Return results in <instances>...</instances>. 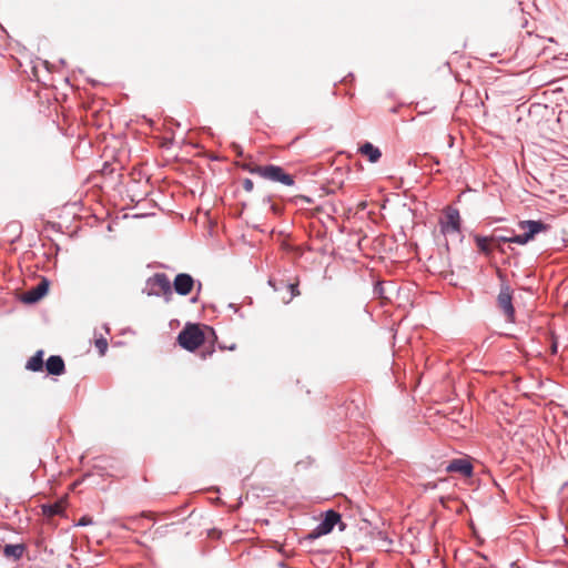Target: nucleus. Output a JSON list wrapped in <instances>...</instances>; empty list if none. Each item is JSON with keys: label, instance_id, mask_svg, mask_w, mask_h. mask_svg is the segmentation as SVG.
Segmentation results:
<instances>
[{"label": "nucleus", "instance_id": "1", "mask_svg": "<svg viewBox=\"0 0 568 568\" xmlns=\"http://www.w3.org/2000/svg\"><path fill=\"white\" fill-rule=\"evenodd\" d=\"M148 296H163L169 303L172 300V284L165 273H155L145 281V287L142 291Z\"/></svg>", "mask_w": 568, "mask_h": 568}, {"label": "nucleus", "instance_id": "2", "mask_svg": "<svg viewBox=\"0 0 568 568\" xmlns=\"http://www.w3.org/2000/svg\"><path fill=\"white\" fill-rule=\"evenodd\" d=\"M204 333L195 324H187L178 335V342L181 347L189 352H194L204 343Z\"/></svg>", "mask_w": 568, "mask_h": 568}, {"label": "nucleus", "instance_id": "3", "mask_svg": "<svg viewBox=\"0 0 568 568\" xmlns=\"http://www.w3.org/2000/svg\"><path fill=\"white\" fill-rule=\"evenodd\" d=\"M260 176L272 182H278L286 186L295 184L293 175L286 173L283 168L275 164L263 165Z\"/></svg>", "mask_w": 568, "mask_h": 568}, {"label": "nucleus", "instance_id": "4", "mask_svg": "<svg viewBox=\"0 0 568 568\" xmlns=\"http://www.w3.org/2000/svg\"><path fill=\"white\" fill-rule=\"evenodd\" d=\"M497 305L504 313L506 321L514 323L515 307L513 305V290L507 283H503L500 285V291L497 296Z\"/></svg>", "mask_w": 568, "mask_h": 568}, {"label": "nucleus", "instance_id": "5", "mask_svg": "<svg viewBox=\"0 0 568 568\" xmlns=\"http://www.w3.org/2000/svg\"><path fill=\"white\" fill-rule=\"evenodd\" d=\"M341 514L334 509H329L325 511L324 518L322 521L315 527V529L310 534V538H317L324 535L329 534L334 527L341 523Z\"/></svg>", "mask_w": 568, "mask_h": 568}, {"label": "nucleus", "instance_id": "6", "mask_svg": "<svg viewBox=\"0 0 568 568\" xmlns=\"http://www.w3.org/2000/svg\"><path fill=\"white\" fill-rule=\"evenodd\" d=\"M445 221H440V231L443 234L459 233L460 232V215L459 211L454 207H448L445 212Z\"/></svg>", "mask_w": 568, "mask_h": 568}, {"label": "nucleus", "instance_id": "7", "mask_svg": "<svg viewBox=\"0 0 568 568\" xmlns=\"http://www.w3.org/2000/svg\"><path fill=\"white\" fill-rule=\"evenodd\" d=\"M171 284L172 292L174 291L181 296H186L193 291L195 286V280L189 273H179Z\"/></svg>", "mask_w": 568, "mask_h": 568}, {"label": "nucleus", "instance_id": "8", "mask_svg": "<svg viewBox=\"0 0 568 568\" xmlns=\"http://www.w3.org/2000/svg\"><path fill=\"white\" fill-rule=\"evenodd\" d=\"M49 290V281L42 278L36 286L28 290L22 297V301L27 304H33L39 302Z\"/></svg>", "mask_w": 568, "mask_h": 568}, {"label": "nucleus", "instance_id": "9", "mask_svg": "<svg viewBox=\"0 0 568 568\" xmlns=\"http://www.w3.org/2000/svg\"><path fill=\"white\" fill-rule=\"evenodd\" d=\"M518 226L524 230L525 234L531 240L535 239V236L540 233V232H544V231H547L549 229V225L544 223L542 221L538 220V221H535V220H525V221H520L518 223Z\"/></svg>", "mask_w": 568, "mask_h": 568}, {"label": "nucleus", "instance_id": "10", "mask_svg": "<svg viewBox=\"0 0 568 568\" xmlns=\"http://www.w3.org/2000/svg\"><path fill=\"white\" fill-rule=\"evenodd\" d=\"M474 467L471 463L465 458L453 459L447 466V473H459L463 476L470 477L473 475Z\"/></svg>", "mask_w": 568, "mask_h": 568}, {"label": "nucleus", "instance_id": "11", "mask_svg": "<svg viewBox=\"0 0 568 568\" xmlns=\"http://www.w3.org/2000/svg\"><path fill=\"white\" fill-rule=\"evenodd\" d=\"M45 369L51 375H62L65 371L64 361L59 355H51L45 362Z\"/></svg>", "mask_w": 568, "mask_h": 568}, {"label": "nucleus", "instance_id": "12", "mask_svg": "<svg viewBox=\"0 0 568 568\" xmlns=\"http://www.w3.org/2000/svg\"><path fill=\"white\" fill-rule=\"evenodd\" d=\"M359 152L363 155L367 156L371 163H376L382 158L381 150L371 142H365L364 144H362L359 148Z\"/></svg>", "mask_w": 568, "mask_h": 568}, {"label": "nucleus", "instance_id": "13", "mask_svg": "<svg viewBox=\"0 0 568 568\" xmlns=\"http://www.w3.org/2000/svg\"><path fill=\"white\" fill-rule=\"evenodd\" d=\"M510 231L511 230L497 229L493 232V234L490 235V240L497 250L503 251V248L500 247L501 243H510V240H511Z\"/></svg>", "mask_w": 568, "mask_h": 568}, {"label": "nucleus", "instance_id": "14", "mask_svg": "<svg viewBox=\"0 0 568 568\" xmlns=\"http://www.w3.org/2000/svg\"><path fill=\"white\" fill-rule=\"evenodd\" d=\"M26 547L23 544H7L3 547V555L8 558L20 559L23 556Z\"/></svg>", "mask_w": 568, "mask_h": 568}, {"label": "nucleus", "instance_id": "15", "mask_svg": "<svg viewBox=\"0 0 568 568\" xmlns=\"http://www.w3.org/2000/svg\"><path fill=\"white\" fill-rule=\"evenodd\" d=\"M389 288H395L394 282H377L374 286V295L383 300H390L388 296Z\"/></svg>", "mask_w": 568, "mask_h": 568}, {"label": "nucleus", "instance_id": "16", "mask_svg": "<svg viewBox=\"0 0 568 568\" xmlns=\"http://www.w3.org/2000/svg\"><path fill=\"white\" fill-rule=\"evenodd\" d=\"M26 368L40 372L43 368V351H38L26 364Z\"/></svg>", "mask_w": 568, "mask_h": 568}, {"label": "nucleus", "instance_id": "17", "mask_svg": "<svg viewBox=\"0 0 568 568\" xmlns=\"http://www.w3.org/2000/svg\"><path fill=\"white\" fill-rule=\"evenodd\" d=\"M475 243L481 253H484L486 255H489L491 253L490 244H493V243H491L490 236L476 235Z\"/></svg>", "mask_w": 568, "mask_h": 568}, {"label": "nucleus", "instance_id": "18", "mask_svg": "<svg viewBox=\"0 0 568 568\" xmlns=\"http://www.w3.org/2000/svg\"><path fill=\"white\" fill-rule=\"evenodd\" d=\"M42 513L48 517H53L63 513L61 503L44 504L42 505Z\"/></svg>", "mask_w": 568, "mask_h": 568}, {"label": "nucleus", "instance_id": "19", "mask_svg": "<svg viewBox=\"0 0 568 568\" xmlns=\"http://www.w3.org/2000/svg\"><path fill=\"white\" fill-rule=\"evenodd\" d=\"M511 233V240L510 243L518 244V245H525L528 242H530V239L525 234H515L514 230L510 231Z\"/></svg>", "mask_w": 568, "mask_h": 568}, {"label": "nucleus", "instance_id": "20", "mask_svg": "<svg viewBox=\"0 0 568 568\" xmlns=\"http://www.w3.org/2000/svg\"><path fill=\"white\" fill-rule=\"evenodd\" d=\"M242 170L243 171H246L251 174H256L260 176V173H261V169L263 168V165H257V164H254V163H243L241 165Z\"/></svg>", "mask_w": 568, "mask_h": 568}, {"label": "nucleus", "instance_id": "21", "mask_svg": "<svg viewBox=\"0 0 568 568\" xmlns=\"http://www.w3.org/2000/svg\"><path fill=\"white\" fill-rule=\"evenodd\" d=\"M95 347L99 351V354L103 356L108 349V341L103 336L95 338Z\"/></svg>", "mask_w": 568, "mask_h": 568}, {"label": "nucleus", "instance_id": "22", "mask_svg": "<svg viewBox=\"0 0 568 568\" xmlns=\"http://www.w3.org/2000/svg\"><path fill=\"white\" fill-rule=\"evenodd\" d=\"M242 185H243V189L246 191V192H252L253 189H254V183L251 179H244L243 182H242Z\"/></svg>", "mask_w": 568, "mask_h": 568}, {"label": "nucleus", "instance_id": "23", "mask_svg": "<svg viewBox=\"0 0 568 568\" xmlns=\"http://www.w3.org/2000/svg\"><path fill=\"white\" fill-rule=\"evenodd\" d=\"M290 292H291V298L300 295L298 286L297 284L290 283L287 285Z\"/></svg>", "mask_w": 568, "mask_h": 568}, {"label": "nucleus", "instance_id": "24", "mask_svg": "<svg viewBox=\"0 0 568 568\" xmlns=\"http://www.w3.org/2000/svg\"><path fill=\"white\" fill-rule=\"evenodd\" d=\"M232 149H233V151L235 152V154H236L237 156H243V154H244V153H243V149H242V146H241L240 144H237V143H233V144H232Z\"/></svg>", "mask_w": 568, "mask_h": 568}, {"label": "nucleus", "instance_id": "25", "mask_svg": "<svg viewBox=\"0 0 568 568\" xmlns=\"http://www.w3.org/2000/svg\"><path fill=\"white\" fill-rule=\"evenodd\" d=\"M91 524H92V518H90V517H88V516H83V517L79 520V523H78V525H79V526H88V525H91Z\"/></svg>", "mask_w": 568, "mask_h": 568}, {"label": "nucleus", "instance_id": "26", "mask_svg": "<svg viewBox=\"0 0 568 568\" xmlns=\"http://www.w3.org/2000/svg\"><path fill=\"white\" fill-rule=\"evenodd\" d=\"M201 288H202V283H201V282H197V293H196V295H194L193 297H191V300H190V302H191V303H193V304L197 303V301H199V294H200V292H201Z\"/></svg>", "mask_w": 568, "mask_h": 568}, {"label": "nucleus", "instance_id": "27", "mask_svg": "<svg viewBox=\"0 0 568 568\" xmlns=\"http://www.w3.org/2000/svg\"><path fill=\"white\" fill-rule=\"evenodd\" d=\"M262 203L264 205H271L272 204V195L267 194V195H264L263 199H262Z\"/></svg>", "mask_w": 568, "mask_h": 568}, {"label": "nucleus", "instance_id": "28", "mask_svg": "<svg viewBox=\"0 0 568 568\" xmlns=\"http://www.w3.org/2000/svg\"><path fill=\"white\" fill-rule=\"evenodd\" d=\"M270 209H271V211H272L274 214H280V212H281L280 206H278V205H276V204H274V203H272V204L270 205Z\"/></svg>", "mask_w": 568, "mask_h": 568}, {"label": "nucleus", "instance_id": "29", "mask_svg": "<svg viewBox=\"0 0 568 568\" xmlns=\"http://www.w3.org/2000/svg\"><path fill=\"white\" fill-rule=\"evenodd\" d=\"M229 307H231V308H233L235 312H237V307H236V305H235V304L231 303V304L229 305Z\"/></svg>", "mask_w": 568, "mask_h": 568}, {"label": "nucleus", "instance_id": "30", "mask_svg": "<svg viewBox=\"0 0 568 568\" xmlns=\"http://www.w3.org/2000/svg\"><path fill=\"white\" fill-rule=\"evenodd\" d=\"M104 331L109 334L110 333V328H109V325L108 324H104L103 326Z\"/></svg>", "mask_w": 568, "mask_h": 568}]
</instances>
